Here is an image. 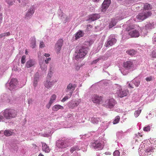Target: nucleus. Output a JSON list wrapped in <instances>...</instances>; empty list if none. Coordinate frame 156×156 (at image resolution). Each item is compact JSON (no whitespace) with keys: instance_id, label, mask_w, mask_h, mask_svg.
I'll list each match as a JSON object with an SVG mask.
<instances>
[{"instance_id":"3","label":"nucleus","mask_w":156,"mask_h":156,"mask_svg":"<svg viewBox=\"0 0 156 156\" xmlns=\"http://www.w3.org/2000/svg\"><path fill=\"white\" fill-rule=\"evenodd\" d=\"M3 115L6 119H10L15 117L17 115L16 111L12 109H6L5 110Z\"/></svg>"},{"instance_id":"49","label":"nucleus","mask_w":156,"mask_h":156,"mask_svg":"<svg viewBox=\"0 0 156 156\" xmlns=\"http://www.w3.org/2000/svg\"><path fill=\"white\" fill-rule=\"evenodd\" d=\"M99 60H100V59L99 58H98L97 59L94 60L93 61V63L95 64V63H96L97 62H98Z\"/></svg>"},{"instance_id":"21","label":"nucleus","mask_w":156,"mask_h":156,"mask_svg":"<svg viewBox=\"0 0 156 156\" xmlns=\"http://www.w3.org/2000/svg\"><path fill=\"white\" fill-rule=\"evenodd\" d=\"M84 34V33L82 30H80L78 31L75 34V37L76 39H77L83 37Z\"/></svg>"},{"instance_id":"36","label":"nucleus","mask_w":156,"mask_h":156,"mask_svg":"<svg viewBox=\"0 0 156 156\" xmlns=\"http://www.w3.org/2000/svg\"><path fill=\"white\" fill-rule=\"evenodd\" d=\"M154 26V24L151 23H149L146 25L145 27V28L147 29H151Z\"/></svg>"},{"instance_id":"28","label":"nucleus","mask_w":156,"mask_h":156,"mask_svg":"<svg viewBox=\"0 0 156 156\" xmlns=\"http://www.w3.org/2000/svg\"><path fill=\"white\" fill-rule=\"evenodd\" d=\"M116 23V22L114 19H112L109 24V28H111L115 26Z\"/></svg>"},{"instance_id":"55","label":"nucleus","mask_w":156,"mask_h":156,"mask_svg":"<svg viewBox=\"0 0 156 156\" xmlns=\"http://www.w3.org/2000/svg\"><path fill=\"white\" fill-rule=\"evenodd\" d=\"M129 87L132 88H134L133 87L132 85V84L130 83H129Z\"/></svg>"},{"instance_id":"30","label":"nucleus","mask_w":156,"mask_h":156,"mask_svg":"<svg viewBox=\"0 0 156 156\" xmlns=\"http://www.w3.org/2000/svg\"><path fill=\"white\" fill-rule=\"evenodd\" d=\"M109 6V5H105V4L103 3L102 4L101 11L103 12H105L108 7Z\"/></svg>"},{"instance_id":"12","label":"nucleus","mask_w":156,"mask_h":156,"mask_svg":"<svg viewBox=\"0 0 156 156\" xmlns=\"http://www.w3.org/2000/svg\"><path fill=\"white\" fill-rule=\"evenodd\" d=\"M76 87V84L69 83L67 87L66 91V92H69L70 94L71 93L72 94L73 91L75 90Z\"/></svg>"},{"instance_id":"2","label":"nucleus","mask_w":156,"mask_h":156,"mask_svg":"<svg viewBox=\"0 0 156 156\" xmlns=\"http://www.w3.org/2000/svg\"><path fill=\"white\" fill-rule=\"evenodd\" d=\"M88 49L87 47L82 46L78 50L76 51L77 54L75 56V59L78 60L80 58H84L87 54Z\"/></svg>"},{"instance_id":"10","label":"nucleus","mask_w":156,"mask_h":156,"mask_svg":"<svg viewBox=\"0 0 156 156\" xmlns=\"http://www.w3.org/2000/svg\"><path fill=\"white\" fill-rule=\"evenodd\" d=\"M115 104V100L113 98H111L105 101L104 105L108 107L109 108H111L113 107Z\"/></svg>"},{"instance_id":"44","label":"nucleus","mask_w":156,"mask_h":156,"mask_svg":"<svg viewBox=\"0 0 156 156\" xmlns=\"http://www.w3.org/2000/svg\"><path fill=\"white\" fill-rule=\"evenodd\" d=\"M52 104V103H51V102H50L49 101L48 103V104L46 105V108H47L49 109L51 107V106Z\"/></svg>"},{"instance_id":"8","label":"nucleus","mask_w":156,"mask_h":156,"mask_svg":"<svg viewBox=\"0 0 156 156\" xmlns=\"http://www.w3.org/2000/svg\"><path fill=\"white\" fill-rule=\"evenodd\" d=\"M81 102L80 99H77L74 101H71L69 102L68 104V106L69 108L73 109L74 108L77 106Z\"/></svg>"},{"instance_id":"13","label":"nucleus","mask_w":156,"mask_h":156,"mask_svg":"<svg viewBox=\"0 0 156 156\" xmlns=\"http://www.w3.org/2000/svg\"><path fill=\"white\" fill-rule=\"evenodd\" d=\"M129 35L132 37H136L139 36V31L134 29L130 30L129 31Z\"/></svg>"},{"instance_id":"46","label":"nucleus","mask_w":156,"mask_h":156,"mask_svg":"<svg viewBox=\"0 0 156 156\" xmlns=\"http://www.w3.org/2000/svg\"><path fill=\"white\" fill-rule=\"evenodd\" d=\"M51 60V58H47L46 59H45L44 61L47 64L48 63V61H50Z\"/></svg>"},{"instance_id":"32","label":"nucleus","mask_w":156,"mask_h":156,"mask_svg":"<svg viewBox=\"0 0 156 156\" xmlns=\"http://www.w3.org/2000/svg\"><path fill=\"white\" fill-rule=\"evenodd\" d=\"M72 94H69L65 96L62 100L61 101L63 102L65 101L66 100L70 98L72 96Z\"/></svg>"},{"instance_id":"14","label":"nucleus","mask_w":156,"mask_h":156,"mask_svg":"<svg viewBox=\"0 0 156 156\" xmlns=\"http://www.w3.org/2000/svg\"><path fill=\"white\" fill-rule=\"evenodd\" d=\"M63 42V40L62 39H60L57 41L55 44V48L57 53H58L61 50Z\"/></svg>"},{"instance_id":"39","label":"nucleus","mask_w":156,"mask_h":156,"mask_svg":"<svg viewBox=\"0 0 156 156\" xmlns=\"http://www.w3.org/2000/svg\"><path fill=\"white\" fill-rule=\"evenodd\" d=\"M151 127L150 126H148L144 128L143 130L144 131L148 132L150 130Z\"/></svg>"},{"instance_id":"35","label":"nucleus","mask_w":156,"mask_h":156,"mask_svg":"<svg viewBox=\"0 0 156 156\" xmlns=\"http://www.w3.org/2000/svg\"><path fill=\"white\" fill-rule=\"evenodd\" d=\"M56 98V96L55 94H53L52 95L51 98L49 102H51L52 103L54 102V101L55 100Z\"/></svg>"},{"instance_id":"53","label":"nucleus","mask_w":156,"mask_h":156,"mask_svg":"<svg viewBox=\"0 0 156 156\" xmlns=\"http://www.w3.org/2000/svg\"><path fill=\"white\" fill-rule=\"evenodd\" d=\"M44 56L46 57H49L50 56V55L48 53H45L44 55Z\"/></svg>"},{"instance_id":"50","label":"nucleus","mask_w":156,"mask_h":156,"mask_svg":"<svg viewBox=\"0 0 156 156\" xmlns=\"http://www.w3.org/2000/svg\"><path fill=\"white\" fill-rule=\"evenodd\" d=\"M92 27V26H91V25L90 24H89L87 25V29L89 30L90 28H91Z\"/></svg>"},{"instance_id":"56","label":"nucleus","mask_w":156,"mask_h":156,"mask_svg":"<svg viewBox=\"0 0 156 156\" xmlns=\"http://www.w3.org/2000/svg\"><path fill=\"white\" fill-rule=\"evenodd\" d=\"M3 119V117L2 116H0V121H1Z\"/></svg>"},{"instance_id":"1","label":"nucleus","mask_w":156,"mask_h":156,"mask_svg":"<svg viewBox=\"0 0 156 156\" xmlns=\"http://www.w3.org/2000/svg\"><path fill=\"white\" fill-rule=\"evenodd\" d=\"M113 87L116 90V94L120 98L126 96L129 93V91L127 88L122 89L121 86L117 84H115Z\"/></svg>"},{"instance_id":"57","label":"nucleus","mask_w":156,"mask_h":156,"mask_svg":"<svg viewBox=\"0 0 156 156\" xmlns=\"http://www.w3.org/2000/svg\"><path fill=\"white\" fill-rule=\"evenodd\" d=\"M38 156H44V155L41 153L38 155Z\"/></svg>"},{"instance_id":"45","label":"nucleus","mask_w":156,"mask_h":156,"mask_svg":"<svg viewBox=\"0 0 156 156\" xmlns=\"http://www.w3.org/2000/svg\"><path fill=\"white\" fill-rule=\"evenodd\" d=\"M134 85L136 87H138L140 84V82L139 81H136L134 83Z\"/></svg>"},{"instance_id":"54","label":"nucleus","mask_w":156,"mask_h":156,"mask_svg":"<svg viewBox=\"0 0 156 156\" xmlns=\"http://www.w3.org/2000/svg\"><path fill=\"white\" fill-rule=\"evenodd\" d=\"M80 68V66H77L76 67V69L77 70H78Z\"/></svg>"},{"instance_id":"27","label":"nucleus","mask_w":156,"mask_h":156,"mask_svg":"<svg viewBox=\"0 0 156 156\" xmlns=\"http://www.w3.org/2000/svg\"><path fill=\"white\" fill-rule=\"evenodd\" d=\"M100 121L99 118L93 117L91 119V121L94 124H98Z\"/></svg>"},{"instance_id":"40","label":"nucleus","mask_w":156,"mask_h":156,"mask_svg":"<svg viewBox=\"0 0 156 156\" xmlns=\"http://www.w3.org/2000/svg\"><path fill=\"white\" fill-rule=\"evenodd\" d=\"M103 3H104V4H105V5H109L111 3V0H105Z\"/></svg>"},{"instance_id":"38","label":"nucleus","mask_w":156,"mask_h":156,"mask_svg":"<svg viewBox=\"0 0 156 156\" xmlns=\"http://www.w3.org/2000/svg\"><path fill=\"white\" fill-rule=\"evenodd\" d=\"M26 56L24 55L21 58V63L22 64H24L25 62Z\"/></svg>"},{"instance_id":"37","label":"nucleus","mask_w":156,"mask_h":156,"mask_svg":"<svg viewBox=\"0 0 156 156\" xmlns=\"http://www.w3.org/2000/svg\"><path fill=\"white\" fill-rule=\"evenodd\" d=\"M76 150H79L78 147L77 146H75L71 147L70 150V152L72 153Z\"/></svg>"},{"instance_id":"6","label":"nucleus","mask_w":156,"mask_h":156,"mask_svg":"<svg viewBox=\"0 0 156 156\" xmlns=\"http://www.w3.org/2000/svg\"><path fill=\"white\" fill-rule=\"evenodd\" d=\"M116 41L117 40L115 38V35H111L109 36L108 39L105 43V46L107 47L112 46L116 43Z\"/></svg>"},{"instance_id":"11","label":"nucleus","mask_w":156,"mask_h":156,"mask_svg":"<svg viewBox=\"0 0 156 156\" xmlns=\"http://www.w3.org/2000/svg\"><path fill=\"white\" fill-rule=\"evenodd\" d=\"M34 7L33 6H31L26 13L25 17V18L27 19H30L34 14Z\"/></svg>"},{"instance_id":"18","label":"nucleus","mask_w":156,"mask_h":156,"mask_svg":"<svg viewBox=\"0 0 156 156\" xmlns=\"http://www.w3.org/2000/svg\"><path fill=\"white\" fill-rule=\"evenodd\" d=\"M143 8L144 10H149L152 9V6L150 4L144 3L143 4Z\"/></svg>"},{"instance_id":"48","label":"nucleus","mask_w":156,"mask_h":156,"mask_svg":"<svg viewBox=\"0 0 156 156\" xmlns=\"http://www.w3.org/2000/svg\"><path fill=\"white\" fill-rule=\"evenodd\" d=\"M152 80V78L151 77H147L146 79V80L147 81H150Z\"/></svg>"},{"instance_id":"5","label":"nucleus","mask_w":156,"mask_h":156,"mask_svg":"<svg viewBox=\"0 0 156 156\" xmlns=\"http://www.w3.org/2000/svg\"><path fill=\"white\" fill-rule=\"evenodd\" d=\"M152 15L151 11L143 12L139 13L136 16L139 20H144L151 16Z\"/></svg>"},{"instance_id":"59","label":"nucleus","mask_w":156,"mask_h":156,"mask_svg":"<svg viewBox=\"0 0 156 156\" xmlns=\"http://www.w3.org/2000/svg\"><path fill=\"white\" fill-rule=\"evenodd\" d=\"M25 54H27V50H26V51H25Z\"/></svg>"},{"instance_id":"34","label":"nucleus","mask_w":156,"mask_h":156,"mask_svg":"<svg viewBox=\"0 0 156 156\" xmlns=\"http://www.w3.org/2000/svg\"><path fill=\"white\" fill-rule=\"evenodd\" d=\"M141 109L139 108L138 110L136 111L134 113V115L136 117H137L140 115L141 112Z\"/></svg>"},{"instance_id":"41","label":"nucleus","mask_w":156,"mask_h":156,"mask_svg":"<svg viewBox=\"0 0 156 156\" xmlns=\"http://www.w3.org/2000/svg\"><path fill=\"white\" fill-rule=\"evenodd\" d=\"M113 154L114 156H119L120 153L118 151L116 150L114 152Z\"/></svg>"},{"instance_id":"26","label":"nucleus","mask_w":156,"mask_h":156,"mask_svg":"<svg viewBox=\"0 0 156 156\" xmlns=\"http://www.w3.org/2000/svg\"><path fill=\"white\" fill-rule=\"evenodd\" d=\"M38 74L36 73L35 75L34 80V86L36 87L37 86L38 78Z\"/></svg>"},{"instance_id":"15","label":"nucleus","mask_w":156,"mask_h":156,"mask_svg":"<svg viewBox=\"0 0 156 156\" xmlns=\"http://www.w3.org/2000/svg\"><path fill=\"white\" fill-rule=\"evenodd\" d=\"M133 62L130 61H127L123 63V67L127 69L133 68Z\"/></svg>"},{"instance_id":"47","label":"nucleus","mask_w":156,"mask_h":156,"mask_svg":"<svg viewBox=\"0 0 156 156\" xmlns=\"http://www.w3.org/2000/svg\"><path fill=\"white\" fill-rule=\"evenodd\" d=\"M152 56L153 57L156 58V51H153L152 52Z\"/></svg>"},{"instance_id":"7","label":"nucleus","mask_w":156,"mask_h":156,"mask_svg":"<svg viewBox=\"0 0 156 156\" xmlns=\"http://www.w3.org/2000/svg\"><path fill=\"white\" fill-rule=\"evenodd\" d=\"M91 100L94 103L99 105L102 101V97L96 94H94L91 96Z\"/></svg>"},{"instance_id":"17","label":"nucleus","mask_w":156,"mask_h":156,"mask_svg":"<svg viewBox=\"0 0 156 156\" xmlns=\"http://www.w3.org/2000/svg\"><path fill=\"white\" fill-rule=\"evenodd\" d=\"M35 64V61L32 60L30 59L26 63L25 67L28 68L33 66Z\"/></svg>"},{"instance_id":"52","label":"nucleus","mask_w":156,"mask_h":156,"mask_svg":"<svg viewBox=\"0 0 156 156\" xmlns=\"http://www.w3.org/2000/svg\"><path fill=\"white\" fill-rule=\"evenodd\" d=\"M5 36V35L4 33H2V34H0V38H1L2 37H3Z\"/></svg>"},{"instance_id":"4","label":"nucleus","mask_w":156,"mask_h":156,"mask_svg":"<svg viewBox=\"0 0 156 156\" xmlns=\"http://www.w3.org/2000/svg\"><path fill=\"white\" fill-rule=\"evenodd\" d=\"M69 140L64 139H59L56 142V145L59 148H64L69 146Z\"/></svg>"},{"instance_id":"51","label":"nucleus","mask_w":156,"mask_h":156,"mask_svg":"<svg viewBox=\"0 0 156 156\" xmlns=\"http://www.w3.org/2000/svg\"><path fill=\"white\" fill-rule=\"evenodd\" d=\"M4 34L5 36H9L10 34V33L9 32L4 33Z\"/></svg>"},{"instance_id":"60","label":"nucleus","mask_w":156,"mask_h":156,"mask_svg":"<svg viewBox=\"0 0 156 156\" xmlns=\"http://www.w3.org/2000/svg\"><path fill=\"white\" fill-rule=\"evenodd\" d=\"M141 136V137L142 136V135H141V136Z\"/></svg>"},{"instance_id":"23","label":"nucleus","mask_w":156,"mask_h":156,"mask_svg":"<svg viewBox=\"0 0 156 156\" xmlns=\"http://www.w3.org/2000/svg\"><path fill=\"white\" fill-rule=\"evenodd\" d=\"M126 53L129 55L132 56L135 55L137 51L134 49H131L127 50L126 51Z\"/></svg>"},{"instance_id":"29","label":"nucleus","mask_w":156,"mask_h":156,"mask_svg":"<svg viewBox=\"0 0 156 156\" xmlns=\"http://www.w3.org/2000/svg\"><path fill=\"white\" fill-rule=\"evenodd\" d=\"M13 133L9 130H5L4 132V134L7 136L12 135Z\"/></svg>"},{"instance_id":"33","label":"nucleus","mask_w":156,"mask_h":156,"mask_svg":"<svg viewBox=\"0 0 156 156\" xmlns=\"http://www.w3.org/2000/svg\"><path fill=\"white\" fill-rule=\"evenodd\" d=\"M120 118L119 116H116L113 122V124H115L118 123L120 120Z\"/></svg>"},{"instance_id":"9","label":"nucleus","mask_w":156,"mask_h":156,"mask_svg":"<svg viewBox=\"0 0 156 156\" xmlns=\"http://www.w3.org/2000/svg\"><path fill=\"white\" fill-rule=\"evenodd\" d=\"M51 72L50 71L48 74L47 77V80L44 83V86L45 87L47 88H49L51 87L53 85L52 83V82H51L50 81L51 76Z\"/></svg>"},{"instance_id":"25","label":"nucleus","mask_w":156,"mask_h":156,"mask_svg":"<svg viewBox=\"0 0 156 156\" xmlns=\"http://www.w3.org/2000/svg\"><path fill=\"white\" fill-rule=\"evenodd\" d=\"M36 46V40L35 37L32 38L30 41V47L32 48H35Z\"/></svg>"},{"instance_id":"42","label":"nucleus","mask_w":156,"mask_h":156,"mask_svg":"<svg viewBox=\"0 0 156 156\" xmlns=\"http://www.w3.org/2000/svg\"><path fill=\"white\" fill-rule=\"evenodd\" d=\"M12 0H6V1L8 4L9 5H12L13 4V2ZM13 0H12V1Z\"/></svg>"},{"instance_id":"58","label":"nucleus","mask_w":156,"mask_h":156,"mask_svg":"<svg viewBox=\"0 0 156 156\" xmlns=\"http://www.w3.org/2000/svg\"><path fill=\"white\" fill-rule=\"evenodd\" d=\"M33 146H34V147H37V145H36V144H33Z\"/></svg>"},{"instance_id":"20","label":"nucleus","mask_w":156,"mask_h":156,"mask_svg":"<svg viewBox=\"0 0 156 156\" xmlns=\"http://www.w3.org/2000/svg\"><path fill=\"white\" fill-rule=\"evenodd\" d=\"M41 143L42 146L43 151L46 152H49L50 151V149L49 147L48 146L46 143H44L42 142Z\"/></svg>"},{"instance_id":"43","label":"nucleus","mask_w":156,"mask_h":156,"mask_svg":"<svg viewBox=\"0 0 156 156\" xmlns=\"http://www.w3.org/2000/svg\"><path fill=\"white\" fill-rule=\"evenodd\" d=\"M45 46L44 44L43 41H41L40 43L39 47L40 48H44Z\"/></svg>"},{"instance_id":"16","label":"nucleus","mask_w":156,"mask_h":156,"mask_svg":"<svg viewBox=\"0 0 156 156\" xmlns=\"http://www.w3.org/2000/svg\"><path fill=\"white\" fill-rule=\"evenodd\" d=\"M17 83L18 81L16 79L13 78L12 79L9 83L10 89H12L15 88Z\"/></svg>"},{"instance_id":"24","label":"nucleus","mask_w":156,"mask_h":156,"mask_svg":"<svg viewBox=\"0 0 156 156\" xmlns=\"http://www.w3.org/2000/svg\"><path fill=\"white\" fill-rule=\"evenodd\" d=\"M100 17V16L99 14H94L91 16L90 17V19L92 21H94L99 19Z\"/></svg>"},{"instance_id":"22","label":"nucleus","mask_w":156,"mask_h":156,"mask_svg":"<svg viewBox=\"0 0 156 156\" xmlns=\"http://www.w3.org/2000/svg\"><path fill=\"white\" fill-rule=\"evenodd\" d=\"M63 107L59 105H55L52 108V110L54 111H57L59 109H63Z\"/></svg>"},{"instance_id":"19","label":"nucleus","mask_w":156,"mask_h":156,"mask_svg":"<svg viewBox=\"0 0 156 156\" xmlns=\"http://www.w3.org/2000/svg\"><path fill=\"white\" fill-rule=\"evenodd\" d=\"M92 146L95 149L99 148L101 149L102 148V145L98 141H95L93 143Z\"/></svg>"},{"instance_id":"31","label":"nucleus","mask_w":156,"mask_h":156,"mask_svg":"<svg viewBox=\"0 0 156 156\" xmlns=\"http://www.w3.org/2000/svg\"><path fill=\"white\" fill-rule=\"evenodd\" d=\"M145 149L144 151H145V152H152V150H151L150 148V147H149L148 145H145Z\"/></svg>"}]
</instances>
